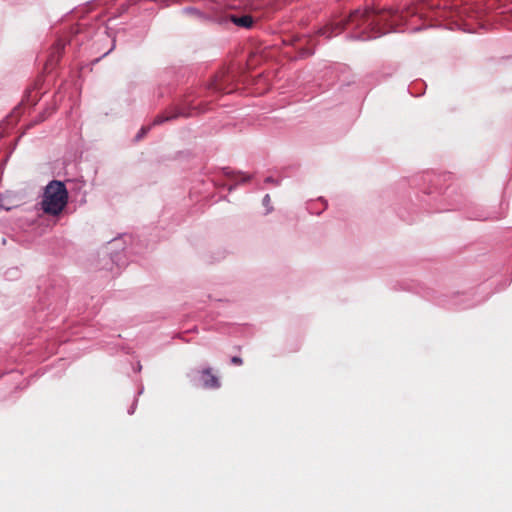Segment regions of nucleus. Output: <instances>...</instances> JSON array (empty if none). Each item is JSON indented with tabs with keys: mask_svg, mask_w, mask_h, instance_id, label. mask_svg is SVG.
<instances>
[{
	"mask_svg": "<svg viewBox=\"0 0 512 512\" xmlns=\"http://www.w3.org/2000/svg\"><path fill=\"white\" fill-rule=\"evenodd\" d=\"M405 20L403 13L394 10L356 9L346 19L334 21L318 30V34L327 39L340 34L347 28L360 30L354 37L368 40L380 37Z\"/></svg>",
	"mask_w": 512,
	"mask_h": 512,
	"instance_id": "nucleus-1",
	"label": "nucleus"
},
{
	"mask_svg": "<svg viewBox=\"0 0 512 512\" xmlns=\"http://www.w3.org/2000/svg\"><path fill=\"white\" fill-rule=\"evenodd\" d=\"M68 191L63 182L52 180L45 187L41 201L44 213L52 216L59 215L68 203Z\"/></svg>",
	"mask_w": 512,
	"mask_h": 512,
	"instance_id": "nucleus-2",
	"label": "nucleus"
},
{
	"mask_svg": "<svg viewBox=\"0 0 512 512\" xmlns=\"http://www.w3.org/2000/svg\"><path fill=\"white\" fill-rule=\"evenodd\" d=\"M200 381L206 389H218L221 386L220 379L213 374L211 368H205L200 371Z\"/></svg>",
	"mask_w": 512,
	"mask_h": 512,
	"instance_id": "nucleus-3",
	"label": "nucleus"
},
{
	"mask_svg": "<svg viewBox=\"0 0 512 512\" xmlns=\"http://www.w3.org/2000/svg\"><path fill=\"white\" fill-rule=\"evenodd\" d=\"M180 116H187V114H185L181 108L174 106L171 107L169 110L165 111L164 113L157 115L153 120L152 124L159 125L164 123L165 121L176 119Z\"/></svg>",
	"mask_w": 512,
	"mask_h": 512,
	"instance_id": "nucleus-4",
	"label": "nucleus"
},
{
	"mask_svg": "<svg viewBox=\"0 0 512 512\" xmlns=\"http://www.w3.org/2000/svg\"><path fill=\"white\" fill-rule=\"evenodd\" d=\"M229 78L225 72L217 74L210 83V88L220 93H230L232 90L228 89Z\"/></svg>",
	"mask_w": 512,
	"mask_h": 512,
	"instance_id": "nucleus-5",
	"label": "nucleus"
},
{
	"mask_svg": "<svg viewBox=\"0 0 512 512\" xmlns=\"http://www.w3.org/2000/svg\"><path fill=\"white\" fill-rule=\"evenodd\" d=\"M230 19L235 25H237L239 27H243V28H251L254 23V20H253L252 16H250V15H242V16L232 15L230 17Z\"/></svg>",
	"mask_w": 512,
	"mask_h": 512,
	"instance_id": "nucleus-6",
	"label": "nucleus"
},
{
	"mask_svg": "<svg viewBox=\"0 0 512 512\" xmlns=\"http://www.w3.org/2000/svg\"><path fill=\"white\" fill-rule=\"evenodd\" d=\"M271 198L269 194H266L263 198V205L267 207V213L272 211V207L270 206Z\"/></svg>",
	"mask_w": 512,
	"mask_h": 512,
	"instance_id": "nucleus-7",
	"label": "nucleus"
},
{
	"mask_svg": "<svg viewBox=\"0 0 512 512\" xmlns=\"http://www.w3.org/2000/svg\"><path fill=\"white\" fill-rule=\"evenodd\" d=\"M231 363L234 364V365H242L243 364V360H242V358H240L238 356H233L231 358Z\"/></svg>",
	"mask_w": 512,
	"mask_h": 512,
	"instance_id": "nucleus-8",
	"label": "nucleus"
},
{
	"mask_svg": "<svg viewBox=\"0 0 512 512\" xmlns=\"http://www.w3.org/2000/svg\"><path fill=\"white\" fill-rule=\"evenodd\" d=\"M150 127H143L138 135V138L142 137V135L146 134Z\"/></svg>",
	"mask_w": 512,
	"mask_h": 512,
	"instance_id": "nucleus-9",
	"label": "nucleus"
},
{
	"mask_svg": "<svg viewBox=\"0 0 512 512\" xmlns=\"http://www.w3.org/2000/svg\"><path fill=\"white\" fill-rule=\"evenodd\" d=\"M266 182L274 183V180L271 177L266 178Z\"/></svg>",
	"mask_w": 512,
	"mask_h": 512,
	"instance_id": "nucleus-10",
	"label": "nucleus"
}]
</instances>
